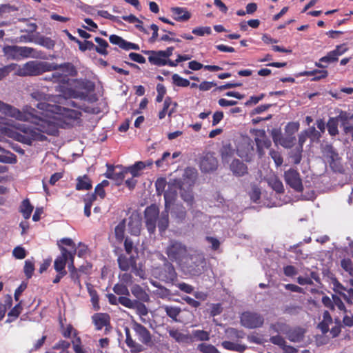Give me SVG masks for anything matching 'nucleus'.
Here are the masks:
<instances>
[{"mask_svg": "<svg viewBox=\"0 0 353 353\" xmlns=\"http://www.w3.org/2000/svg\"><path fill=\"white\" fill-rule=\"evenodd\" d=\"M0 112L5 116L14 118L19 121H28L31 124L19 125V132L16 134V139L21 143L30 145L33 141H44L47 134H55L57 132V125L51 121L38 118L37 110L30 105H25L22 110L0 101Z\"/></svg>", "mask_w": 353, "mask_h": 353, "instance_id": "1", "label": "nucleus"}, {"mask_svg": "<svg viewBox=\"0 0 353 353\" xmlns=\"http://www.w3.org/2000/svg\"><path fill=\"white\" fill-rule=\"evenodd\" d=\"M37 108L42 112L36 113L38 118L45 119L52 122L57 125L58 124L55 120L63 119L64 123L67 125H71L77 120L79 119L81 113V112L72 109H69L60 105H51L48 103H40L37 105ZM58 133V131L54 135Z\"/></svg>", "mask_w": 353, "mask_h": 353, "instance_id": "2", "label": "nucleus"}, {"mask_svg": "<svg viewBox=\"0 0 353 353\" xmlns=\"http://www.w3.org/2000/svg\"><path fill=\"white\" fill-rule=\"evenodd\" d=\"M61 67L66 68L69 71L72 68V64L65 63L58 65L44 61H30L23 65L19 72V74L21 76H37L52 70H57Z\"/></svg>", "mask_w": 353, "mask_h": 353, "instance_id": "3", "label": "nucleus"}, {"mask_svg": "<svg viewBox=\"0 0 353 353\" xmlns=\"http://www.w3.org/2000/svg\"><path fill=\"white\" fill-rule=\"evenodd\" d=\"M205 264V259L203 254L197 251H194L192 254L188 253L181 265L185 268L190 274L196 276L203 272Z\"/></svg>", "mask_w": 353, "mask_h": 353, "instance_id": "4", "label": "nucleus"}, {"mask_svg": "<svg viewBox=\"0 0 353 353\" xmlns=\"http://www.w3.org/2000/svg\"><path fill=\"white\" fill-rule=\"evenodd\" d=\"M165 253L172 261L181 265L189 252L185 245L180 241L171 240L166 248Z\"/></svg>", "mask_w": 353, "mask_h": 353, "instance_id": "5", "label": "nucleus"}, {"mask_svg": "<svg viewBox=\"0 0 353 353\" xmlns=\"http://www.w3.org/2000/svg\"><path fill=\"white\" fill-rule=\"evenodd\" d=\"M58 246L61 250V255L59 256L54 261V269L57 272H66L65 266L66 262L69 261L68 269H74V252H69L65 248L58 243Z\"/></svg>", "mask_w": 353, "mask_h": 353, "instance_id": "6", "label": "nucleus"}, {"mask_svg": "<svg viewBox=\"0 0 353 353\" xmlns=\"http://www.w3.org/2000/svg\"><path fill=\"white\" fill-rule=\"evenodd\" d=\"M240 320L241 325L248 329L260 327L264 323L263 316L255 312H244L241 314Z\"/></svg>", "mask_w": 353, "mask_h": 353, "instance_id": "7", "label": "nucleus"}, {"mask_svg": "<svg viewBox=\"0 0 353 353\" xmlns=\"http://www.w3.org/2000/svg\"><path fill=\"white\" fill-rule=\"evenodd\" d=\"M284 179L285 183L295 191L300 192L303 190L302 180L299 172L294 169L290 168L284 172Z\"/></svg>", "mask_w": 353, "mask_h": 353, "instance_id": "8", "label": "nucleus"}, {"mask_svg": "<svg viewBox=\"0 0 353 353\" xmlns=\"http://www.w3.org/2000/svg\"><path fill=\"white\" fill-rule=\"evenodd\" d=\"M181 189V181L177 179L170 180L168 183V189L164 192L165 208H170L175 201L177 191Z\"/></svg>", "mask_w": 353, "mask_h": 353, "instance_id": "9", "label": "nucleus"}, {"mask_svg": "<svg viewBox=\"0 0 353 353\" xmlns=\"http://www.w3.org/2000/svg\"><path fill=\"white\" fill-rule=\"evenodd\" d=\"M159 214V208L154 205H152L146 208L145 210V224L147 229L150 234L154 233L156 230Z\"/></svg>", "mask_w": 353, "mask_h": 353, "instance_id": "10", "label": "nucleus"}, {"mask_svg": "<svg viewBox=\"0 0 353 353\" xmlns=\"http://www.w3.org/2000/svg\"><path fill=\"white\" fill-rule=\"evenodd\" d=\"M132 328L140 342L147 346H152L153 345L152 335L145 326L137 322H134Z\"/></svg>", "mask_w": 353, "mask_h": 353, "instance_id": "11", "label": "nucleus"}, {"mask_svg": "<svg viewBox=\"0 0 353 353\" xmlns=\"http://www.w3.org/2000/svg\"><path fill=\"white\" fill-rule=\"evenodd\" d=\"M306 330L299 326L290 327L287 339L293 343H301L304 341Z\"/></svg>", "mask_w": 353, "mask_h": 353, "instance_id": "12", "label": "nucleus"}, {"mask_svg": "<svg viewBox=\"0 0 353 353\" xmlns=\"http://www.w3.org/2000/svg\"><path fill=\"white\" fill-rule=\"evenodd\" d=\"M52 70L51 71H52ZM54 72L51 74V78L54 83H65L67 81L68 74H71L74 71V66L69 71L66 68H59L54 70Z\"/></svg>", "mask_w": 353, "mask_h": 353, "instance_id": "13", "label": "nucleus"}, {"mask_svg": "<svg viewBox=\"0 0 353 353\" xmlns=\"http://www.w3.org/2000/svg\"><path fill=\"white\" fill-rule=\"evenodd\" d=\"M131 293L139 302H149L150 296L145 290L139 285L134 284L130 288Z\"/></svg>", "mask_w": 353, "mask_h": 353, "instance_id": "14", "label": "nucleus"}, {"mask_svg": "<svg viewBox=\"0 0 353 353\" xmlns=\"http://www.w3.org/2000/svg\"><path fill=\"white\" fill-rule=\"evenodd\" d=\"M171 12L174 19L178 21H186L191 17V14L185 8L174 7Z\"/></svg>", "mask_w": 353, "mask_h": 353, "instance_id": "15", "label": "nucleus"}, {"mask_svg": "<svg viewBox=\"0 0 353 353\" xmlns=\"http://www.w3.org/2000/svg\"><path fill=\"white\" fill-rule=\"evenodd\" d=\"M92 321L96 329L100 330L109 323L110 316L105 313H97L92 316Z\"/></svg>", "mask_w": 353, "mask_h": 353, "instance_id": "16", "label": "nucleus"}, {"mask_svg": "<svg viewBox=\"0 0 353 353\" xmlns=\"http://www.w3.org/2000/svg\"><path fill=\"white\" fill-rule=\"evenodd\" d=\"M119 268L122 271H128L133 267L136 263L135 258L134 256L127 257L125 255H120L117 259Z\"/></svg>", "mask_w": 353, "mask_h": 353, "instance_id": "17", "label": "nucleus"}, {"mask_svg": "<svg viewBox=\"0 0 353 353\" xmlns=\"http://www.w3.org/2000/svg\"><path fill=\"white\" fill-rule=\"evenodd\" d=\"M323 155L327 159L330 166L338 159L339 154L331 145H325L323 149Z\"/></svg>", "mask_w": 353, "mask_h": 353, "instance_id": "18", "label": "nucleus"}, {"mask_svg": "<svg viewBox=\"0 0 353 353\" xmlns=\"http://www.w3.org/2000/svg\"><path fill=\"white\" fill-rule=\"evenodd\" d=\"M230 170L237 176H243L247 173V166L239 159L232 161L230 164Z\"/></svg>", "mask_w": 353, "mask_h": 353, "instance_id": "19", "label": "nucleus"}, {"mask_svg": "<svg viewBox=\"0 0 353 353\" xmlns=\"http://www.w3.org/2000/svg\"><path fill=\"white\" fill-rule=\"evenodd\" d=\"M210 334L209 332L202 330H192L190 336L191 337V340L190 342L193 341H208L210 339Z\"/></svg>", "mask_w": 353, "mask_h": 353, "instance_id": "20", "label": "nucleus"}, {"mask_svg": "<svg viewBox=\"0 0 353 353\" xmlns=\"http://www.w3.org/2000/svg\"><path fill=\"white\" fill-rule=\"evenodd\" d=\"M216 165L217 161L212 157H206L201 162V169L205 172L215 170Z\"/></svg>", "mask_w": 353, "mask_h": 353, "instance_id": "21", "label": "nucleus"}, {"mask_svg": "<svg viewBox=\"0 0 353 353\" xmlns=\"http://www.w3.org/2000/svg\"><path fill=\"white\" fill-rule=\"evenodd\" d=\"M148 61L151 64L158 66L165 65L168 63V60L165 59L160 50H154L152 55L148 57Z\"/></svg>", "mask_w": 353, "mask_h": 353, "instance_id": "22", "label": "nucleus"}, {"mask_svg": "<svg viewBox=\"0 0 353 353\" xmlns=\"http://www.w3.org/2000/svg\"><path fill=\"white\" fill-rule=\"evenodd\" d=\"M3 52L8 57L15 60H19L21 59L20 54V50L18 46H8L4 47Z\"/></svg>", "mask_w": 353, "mask_h": 353, "instance_id": "23", "label": "nucleus"}, {"mask_svg": "<svg viewBox=\"0 0 353 353\" xmlns=\"http://www.w3.org/2000/svg\"><path fill=\"white\" fill-rule=\"evenodd\" d=\"M339 119L341 122V126L345 134L353 131V123H351L350 121L347 119L346 112H341L339 115Z\"/></svg>", "mask_w": 353, "mask_h": 353, "instance_id": "24", "label": "nucleus"}, {"mask_svg": "<svg viewBox=\"0 0 353 353\" xmlns=\"http://www.w3.org/2000/svg\"><path fill=\"white\" fill-rule=\"evenodd\" d=\"M125 333L126 336L125 343L127 345L131 348L132 351L141 352L142 350L141 345L132 339L128 327L125 328Z\"/></svg>", "mask_w": 353, "mask_h": 353, "instance_id": "25", "label": "nucleus"}, {"mask_svg": "<svg viewBox=\"0 0 353 353\" xmlns=\"http://www.w3.org/2000/svg\"><path fill=\"white\" fill-rule=\"evenodd\" d=\"M170 208H165L161 212L158 220V228L161 232L165 231L169 225L168 212Z\"/></svg>", "mask_w": 353, "mask_h": 353, "instance_id": "26", "label": "nucleus"}, {"mask_svg": "<svg viewBox=\"0 0 353 353\" xmlns=\"http://www.w3.org/2000/svg\"><path fill=\"white\" fill-rule=\"evenodd\" d=\"M165 274L162 276L164 281H173L176 276L174 266L170 263H165L163 265Z\"/></svg>", "mask_w": 353, "mask_h": 353, "instance_id": "27", "label": "nucleus"}, {"mask_svg": "<svg viewBox=\"0 0 353 353\" xmlns=\"http://www.w3.org/2000/svg\"><path fill=\"white\" fill-rule=\"evenodd\" d=\"M245 333L243 330H238L233 327H229L225 330V336L231 341H238L243 339Z\"/></svg>", "mask_w": 353, "mask_h": 353, "instance_id": "28", "label": "nucleus"}, {"mask_svg": "<svg viewBox=\"0 0 353 353\" xmlns=\"http://www.w3.org/2000/svg\"><path fill=\"white\" fill-rule=\"evenodd\" d=\"M221 345L226 350H233L240 353L243 352L247 348L244 345L238 344L229 341H223Z\"/></svg>", "mask_w": 353, "mask_h": 353, "instance_id": "29", "label": "nucleus"}, {"mask_svg": "<svg viewBox=\"0 0 353 353\" xmlns=\"http://www.w3.org/2000/svg\"><path fill=\"white\" fill-rule=\"evenodd\" d=\"M92 188V183L90 179L84 175L77 179L76 189L78 190H88Z\"/></svg>", "mask_w": 353, "mask_h": 353, "instance_id": "30", "label": "nucleus"}, {"mask_svg": "<svg viewBox=\"0 0 353 353\" xmlns=\"http://www.w3.org/2000/svg\"><path fill=\"white\" fill-rule=\"evenodd\" d=\"M169 335L179 343H188L191 340L190 334H184L177 330H169Z\"/></svg>", "mask_w": 353, "mask_h": 353, "instance_id": "31", "label": "nucleus"}, {"mask_svg": "<svg viewBox=\"0 0 353 353\" xmlns=\"http://www.w3.org/2000/svg\"><path fill=\"white\" fill-rule=\"evenodd\" d=\"M165 312L166 314L172 319L173 321H177V316L181 313V310L179 307L175 306H170V305H163L161 307Z\"/></svg>", "mask_w": 353, "mask_h": 353, "instance_id": "32", "label": "nucleus"}, {"mask_svg": "<svg viewBox=\"0 0 353 353\" xmlns=\"http://www.w3.org/2000/svg\"><path fill=\"white\" fill-rule=\"evenodd\" d=\"M146 167V164L143 161H138L132 166L127 168L128 173H130L133 177L140 176V171Z\"/></svg>", "mask_w": 353, "mask_h": 353, "instance_id": "33", "label": "nucleus"}, {"mask_svg": "<svg viewBox=\"0 0 353 353\" xmlns=\"http://www.w3.org/2000/svg\"><path fill=\"white\" fill-rule=\"evenodd\" d=\"M33 208L28 199L23 201L20 207V212L22 213L24 219H28L30 217Z\"/></svg>", "mask_w": 353, "mask_h": 353, "instance_id": "34", "label": "nucleus"}, {"mask_svg": "<svg viewBox=\"0 0 353 353\" xmlns=\"http://www.w3.org/2000/svg\"><path fill=\"white\" fill-rule=\"evenodd\" d=\"M125 230V219H123L114 228V235L118 242L121 243L124 239Z\"/></svg>", "mask_w": 353, "mask_h": 353, "instance_id": "35", "label": "nucleus"}, {"mask_svg": "<svg viewBox=\"0 0 353 353\" xmlns=\"http://www.w3.org/2000/svg\"><path fill=\"white\" fill-rule=\"evenodd\" d=\"M339 121V116L330 118L327 123V130L332 136H335L339 133L338 123Z\"/></svg>", "mask_w": 353, "mask_h": 353, "instance_id": "36", "label": "nucleus"}, {"mask_svg": "<svg viewBox=\"0 0 353 353\" xmlns=\"http://www.w3.org/2000/svg\"><path fill=\"white\" fill-rule=\"evenodd\" d=\"M87 288L88 293L91 297V302L94 310H99L100 309V306L99 304V296L97 291L93 289L92 286L90 284H87Z\"/></svg>", "mask_w": 353, "mask_h": 353, "instance_id": "37", "label": "nucleus"}, {"mask_svg": "<svg viewBox=\"0 0 353 353\" xmlns=\"http://www.w3.org/2000/svg\"><path fill=\"white\" fill-rule=\"evenodd\" d=\"M172 216L177 223L183 221L186 217V211L183 206H176L172 212Z\"/></svg>", "mask_w": 353, "mask_h": 353, "instance_id": "38", "label": "nucleus"}, {"mask_svg": "<svg viewBox=\"0 0 353 353\" xmlns=\"http://www.w3.org/2000/svg\"><path fill=\"white\" fill-rule=\"evenodd\" d=\"M271 328L279 334L281 333L285 334L286 336L288 334L290 326L285 323L283 322H277L271 325Z\"/></svg>", "mask_w": 353, "mask_h": 353, "instance_id": "39", "label": "nucleus"}, {"mask_svg": "<svg viewBox=\"0 0 353 353\" xmlns=\"http://www.w3.org/2000/svg\"><path fill=\"white\" fill-rule=\"evenodd\" d=\"M268 183L277 193H282L284 190L283 183L277 177L270 178Z\"/></svg>", "mask_w": 353, "mask_h": 353, "instance_id": "40", "label": "nucleus"}, {"mask_svg": "<svg viewBox=\"0 0 353 353\" xmlns=\"http://www.w3.org/2000/svg\"><path fill=\"white\" fill-rule=\"evenodd\" d=\"M22 310V306L21 303L17 304L8 314V319L6 320V323H11L14 319H16L19 314H21Z\"/></svg>", "mask_w": 353, "mask_h": 353, "instance_id": "41", "label": "nucleus"}, {"mask_svg": "<svg viewBox=\"0 0 353 353\" xmlns=\"http://www.w3.org/2000/svg\"><path fill=\"white\" fill-rule=\"evenodd\" d=\"M143 303L144 302H139L137 301L133 309L136 310L137 314L141 316V321L144 322L145 321L143 320V316H146L148 314V309Z\"/></svg>", "mask_w": 353, "mask_h": 353, "instance_id": "42", "label": "nucleus"}, {"mask_svg": "<svg viewBox=\"0 0 353 353\" xmlns=\"http://www.w3.org/2000/svg\"><path fill=\"white\" fill-rule=\"evenodd\" d=\"M128 174L127 168H122L121 167H116L114 170V172L113 174V180L116 181L118 183H119L121 181H122L125 177V175Z\"/></svg>", "mask_w": 353, "mask_h": 353, "instance_id": "43", "label": "nucleus"}, {"mask_svg": "<svg viewBox=\"0 0 353 353\" xmlns=\"http://www.w3.org/2000/svg\"><path fill=\"white\" fill-rule=\"evenodd\" d=\"M154 295L163 299H170V290L163 286H159L158 289L153 291Z\"/></svg>", "mask_w": 353, "mask_h": 353, "instance_id": "44", "label": "nucleus"}, {"mask_svg": "<svg viewBox=\"0 0 353 353\" xmlns=\"http://www.w3.org/2000/svg\"><path fill=\"white\" fill-rule=\"evenodd\" d=\"M295 140V136H290L285 134V136H282L279 144L283 148H291L294 145Z\"/></svg>", "mask_w": 353, "mask_h": 353, "instance_id": "45", "label": "nucleus"}, {"mask_svg": "<svg viewBox=\"0 0 353 353\" xmlns=\"http://www.w3.org/2000/svg\"><path fill=\"white\" fill-rule=\"evenodd\" d=\"M304 74L307 76H314V77L312 79L313 81H318L323 78H325L327 76V71L325 70H314L312 71L305 72Z\"/></svg>", "mask_w": 353, "mask_h": 353, "instance_id": "46", "label": "nucleus"}, {"mask_svg": "<svg viewBox=\"0 0 353 353\" xmlns=\"http://www.w3.org/2000/svg\"><path fill=\"white\" fill-rule=\"evenodd\" d=\"M197 350L202 353H219V350L213 345L205 343L198 345Z\"/></svg>", "mask_w": 353, "mask_h": 353, "instance_id": "47", "label": "nucleus"}, {"mask_svg": "<svg viewBox=\"0 0 353 353\" xmlns=\"http://www.w3.org/2000/svg\"><path fill=\"white\" fill-rule=\"evenodd\" d=\"M113 291L116 294L121 295V296H123V295L129 296L130 294L128 287L122 283L114 285Z\"/></svg>", "mask_w": 353, "mask_h": 353, "instance_id": "48", "label": "nucleus"}, {"mask_svg": "<svg viewBox=\"0 0 353 353\" xmlns=\"http://www.w3.org/2000/svg\"><path fill=\"white\" fill-rule=\"evenodd\" d=\"M172 79L173 83L179 87H188L190 84L189 80L181 77L177 74H174Z\"/></svg>", "mask_w": 353, "mask_h": 353, "instance_id": "49", "label": "nucleus"}, {"mask_svg": "<svg viewBox=\"0 0 353 353\" xmlns=\"http://www.w3.org/2000/svg\"><path fill=\"white\" fill-rule=\"evenodd\" d=\"M167 182L165 179L159 178L155 182L156 192L157 195H161L163 193L164 194L165 191V187L167 185Z\"/></svg>", "mask_w": 353, "mask_h": 353, "instance_id": "50", "label": "nucleus"}, {"mask_svg": "<svg viewBox=\"0 0 353 353\" xmlns=\"http://www.w3.org/2000/svg\"><path fill=\"white\" fill-rule=\"evenodd\" d=\"M299 129V123L298 122H290L285 128V132L290 136H294Z\"/></svg>", "mask_w": 353, "mask_h": 353, "instance_id": "51", "label": "nucleus"}, {"mask_svg": "<svg viewBox=\"0 0 353 353\" xmlns=\"http://www.w3.org/2000/svg\"><path fill=\"white\" fill-rule=\"evenodd\" d=\"M31 97L32 99H35L36 101H40V103H46V101H47L49 98V95L41 92V91H34L32 93H31ZM39 103L36 105L37 107V105Z\"/></svg>", "mask_w": 353, "mask_h": 353, "instance_id": "52", "label": "nucleus"}, {"mask_svg": "<svg viewBox=\"0 0 353 353\" xmlns=\"http://www.w3.org/2000/svg\"><path fill=\"white\" fill-rule=\"evenodd\" d=\"M305 132L312 141H318L321 137V132L317 131L314 126L310 127Z\"/></svg>", "mask_w": 353, "mask_h": 353, "instance_id": "53", "label": "nucleus"}, {"mask_svg": "<svg viewBox=\"0 0 353 353\" xmlns=\"http://www.w3.org/2000/svg\"><path fill=\"white\" fill-rule=\"evenodd\" d=\"M137 300H132L130 298L125 296H119V303L125 307L133 309Z\"/></svg>", "mask_w": 353, "mask_h": 353, "instance_id": "54", "label": "nucleus"}, {"mask_svg": "<svg viewBox=\"0 0 353 353\" xmlns=\"http://www.w3.org/2000/svg\"><path fill=\"white\" fill-rule=\"evenodd\" d=\"M342 268L348 272L351 276H353V263L350 259H343L341 261Z\"/></svg>", "mask_w": 353, "mask_h": 353, "instance_id": "55", "label": "nucleus"}, {"mask_svg": "<svg viewBox=\"0 0 353 353\" xmlns=\"http://www.w3.org/2000/svg\"><path fill=\"white\" fill-rule=\"evenodd\" d=\"M34 270V262L30 260H26L24 265V273L28 279L31 278Z\"/></svg>", "mask_w": 353, "mask_h": 353, "instance_id": "56", "label": "nucleus"}, {"mask_svg": "<svg viewBox=\"0 0 353 353\" xmlns=\"http://www.w3.org/2000/svg\"><path fill=\"white\" fill-rule=\"evenodd\" d=\"M21 58L34 57V49L28 46H19Z\"/></svg>", "mask_w": 353, "mask_h": 353, "instance_id": "57", "label": "nucleus"}, {"mask_svg": "<svg viewBox=\"0 0 353 353\" xmlns=\"http://www.w3.org/2000/svg\"><path fill=\"white\" fill-rule=\"evenodd\" d=\"M181 197L182 199L186 202L188 204L191 205L193 202V195L192 192L189 190L186 191L182 188L181 185L180 189Z\"/></svg>", "mask_w": 353, "mask_h": 353, "instance_id": "58", "label": "nucleus"}, {"mask_svg": "<svg viewBox=\"0 0 353 353\" xmlns=\"http://www.w3.org/2000/svg\"><path fill=\"white\" fill-rule=\"evenodd\" d=\"M109 40L111 43L117 45L121 48L124 49L125 40H124L122 37L115 35V34H112V35H110Z\"/></svg>", "mask_w": 353, "mask_h": 353, "instance_id": "59", "label": "nucleus"}, {"mask_svg": "<svg viewBox=\"0 0 353 353\" xmlns=\"http://www.w3.org/2000/svg\"><path fill=\"white\" fill-rule=\"evenodd\" d=\"M108 47V42L103 39L101 42L98 43V46H95L94 50L101 54L106 55L108 54V51L106 50Z\"/></svg>", "mask_w": 353, "mask_h": 353, "instance_id": "60", "label": "nucleus"}, {"mask_svg": "<svg viewBox=\"0 0 353 353\" xmlns=\"http://www.w3.org/2000/svg\"><path fill=\"white\" fill-rule=\"evenodd\" d=\"M223 311V307L220 303H212L210 305V314L212 316L219 315Z\"/></svg>", "mask_w": 353, "mask_h": 353, "instance_id": "61", "label": "nucleus"}, {"mask_svg": "<svg viewBox=\"0 0 353 353\" xmlns=\"http://www.w3.org/2000/svg\"><path fill=\"white\" fill-rule=\"evenodd\" d=\"M12 254L17 259H23L26 256V251L23 247L17 246L13 250Z\"/></svg>", "mask_w": 353, "mask_h": 353, "instance_id": "62", "label": "nucleus"}, {"mask_svg": "<svg viewBox=\"0 0 353 353\" xmlns=\"http://www.w3.org/2000/svg\"><path fill=\"white\" fill-rule=\"evenodd\" d=\"M120 281L124 285H130L133 283V277L130 273L125 272L119 275Z\"/></svg>", "mask_w": 353, "mask_h": 353, "instance_id": "63", "label": "nucleus"}, {"mask_svg": "<svg viewBox=\"0 0 353 353\" xmlns=\"http://www.w3.org/2000/svg\"><path fill=\"white\" fill-rule=\"evenodd\" d=\"M78 44H79V49L83 52H84L87 50H94V48H95V45L92 41H90L85 40L83 42H81V41H79Z\"/></svg>", "mask_w": 353, "mask_h": 353, "instance_id": "64", "label": "nucleus"}]
</instances>
